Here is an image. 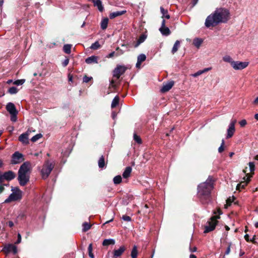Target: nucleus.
Masks as SVG:
<instances>
[{
	"label": "nucleus",
	"instance_id": "a19ab883",
	"mask_svg": "<svg viewBox=\"0 0 258 258\" xmlns=\"http://www.w3.org/2000/svg\"><path fill=\"white\" fill-rule=\"evenodd\" d=\"M223 60L229 63H230L231 64H232V62L233 61L232 60V58L229 55H225L223 57Z\"/></svg>",
	"mask_w": 258,
	"mask_h": 258
},
{
	"label": "nucleus",
	"instance_id": "680f3d73",
	"mask_svg": "<svg viewBox=\"0 0 258 258\" xmlns=\"http://www.w3.org/2000/svg\"><path fill=\"white\" fill-rule=\"evenodd\" d=\"M115 54H116L115 52L114 51H112L108 54V55L107 56V57H108V58L112 57L114 56V55Z\"/></svg>",
	"mask_w": 258,
	"mask_h": 258
},
{
	"label": "nucleus",
	"instance_id": "5701e85b",
	"mask_svg": "<svg viewBox=\"0 0 258 258\" xmlns=\"http://www.w3.org/2000/svg\"><path fill=\"white\" fill-rule=\"evenodd\" d=\"M233 68L236 70L242 69V61H233L231 64Z\"/></svg>",
	"mask_w": 258,
	"mask_h": 258
},
{
	"label": "nucleus",
	"instance_id": "e2e57ef3",
	"mask_svg": "<svg viewBox=\"0 0 258 258\" xmlns=\"http://www.w3.org/2000/svg\"><path fill=\"white\" fill-rule=\"evenodd\" d=\"M249 64V62L248 61H245L243 62V69L245 68Z\"/></svg>",
	"mask_w": 258,
	"mask_h": 258
},
{
	"label": "nucleus",
	"instance_id": "c03bdc74",
	"mask_svg": "<svg viewBox=\"0 0 258 258\" xmlns=\"http://www.w3.org/2000/svg\"><path fill=\"white\" fill-rule=\"evenodd\" d=\"M17 114L18 113H14L10 114L11 115V120L13 122H16L17 120Z\"/></svg>",
	"mask_w": 258,
	"mask_h": 258
},
{
	"label": "nucleus",
	"instance_id": "ddd939ff",
	"mask_svg": "<svg viewBox=\"0 0 258 258\" xmlns=\"http://www.w3.org/2000/svg\"><path fill=\"white\" fill-rule=\"evenodd\" d=\"M16 174L11 170L5 172L3 173V177L5 178V180L7 181H10L14 179L16 177Z\"/></svg>",
	"mask_w": 258,
	"mask_h": 258
},
{
	"label": "nucleus",
	"instance_id": "de8ad7c7",
	"mask_svg": "<svg viewBox=\"0 0 258 258\" xmlns=\"http://www.w3.org/2000/svg\"><path fill=\"white\" fill-rule=\"evenodd\" d=\"M224 144H225L224 140L223 139L222 140V143H221V146L218 148V152L219 153H221L224 151Z\"/></svg>",
	"mask_w": 258,
	"mask_h": 258
},
{
	"label": "nucleus",
	"instance_id": "bb28decb",
	"mask_svg": "<svg viewBox=\"0 0 258 258\" xmlns=\"http://www.w3.org/2000/svg\"><path fill=\"white\" fill-rule=\"evenodd\" d=\"M108 23V19L107 18H103L101 22V28L102 30H105L107 28Z\"/></svg>",
	"mask_w": 258,
	"mask_h": 258
},
{
	"label": "nucleus",
	"instance_id": "a878e982",
	"mask_svg": "<svg viewBox=\"0 0 258 258\" xmlns=\"http://www.w3.org/2000/svg\"><path fill=\"white\" fill-rule=\"evenodd\" d=\"M147 36L145 34H142L138 39L136 44L135 45V47H138L140 44L143 43L146 39Z\"/></svg>",
	"mask_w": 258,
	"mask_h": 258
},
{
	"label": "nucleus",
	"instance_id": "13d9d810",
	"mask_svg": "<svg viewBox=\"0 0 258 258\" xmlns=\"http://www.w3.org/2000/svg\"><path fill=\"white\" fill-rule=\"evenodd\" d=\"M4 180H5V178L3 177V174H2V172L0 171V183H4Z\"/></svg>",
	"mask_w": 258,
	"mask_h": 258
},
{
	"label": "nucleus",
	"instance_id": "37998d69",
	"mask_svg": "<svg viewBox=\"0 0 258 258\" xmlns=\"http://www.w3.org/2000/svg\"><path fill=\"white\" fill-rule=\"evenodd\" d=\"M134 139L137 143H138V144L142 143V139L139 136H138L136 134H134Z\"/></svg>",
	"mask_w": 258,
	"mask_h": 258
},
{
	"label": "nucleus",
	"instance_id": "473e14b6",
	"mask_svg": "<svg viewBox=\"0 0 258 258\" xmlns=\"http://www.w3.org/2000/svg\"><path fill=\"white\" fill-rule=\"evenodd\" d=\"M71 47H72L71 44H65L63 45V50L66 53L70 54L71 51Z\"/></svg>",
	"mask_w": 258,
	"mask_h": 258
},
{
	"label": "nucleus",
	"instance_id": "4c0bfd02",
	"mask_svg": "<svg viewBox=\"0 0 258 258\" xmlns=\"http://www.w3.org/2000/svg\"><path fill=\"white\" fill-rule=\"evenodd\" d=\"M100 47V45L99 44L98 41H96L93 44H92L90 46V48L93 50H96L99 48Z\"/></svg>",
	"mask_w": 258,
	"mask_h": 258
},
{
	"label": "nucleus",
	"instance_id": "a211bd4d",
	"mask_svg": "<svg viewBox=\"0 0 258 258\" xmlns=\"http://www.w3.org/2000/svg\"><path fill=\"white\" fill-rule=\"evenodd\" d=\"M126 12V10H122L120 11H116L111 13L109 14V18L111 19H114L115 17L122 15Z\"/></svg>",
	"mask_w": 258,
	"mask_h": 258
},
{
	"label": "nucleus",
	"instance_id": "dca6fc26",
	"mask_svg": "<svg viewBox=\"0 0 258 258\" xmlns=\"http://www.w3.org/2000/svg\"><path fill=\"white\" fill-rule=\"evenodd\" d=\"M126 248L124 246H121L118 249H114L113 250V255L114 256L117 257L121 256L122 254L125 250Z\"/></svg>",
	"mask_w": 258,
	"mask_h": 258
},
{
	"label": "nucleus",
	"instance_id": "c756f323",
	"mask_svg": "<svg viewBox=\"0 0 258 258\" xmlns=\"http://www.w3.org/2000/svg\"><path fill=\"white\" fill-rule=\"evenodd\" d=\"M210 70H211V68H205V69H204L203 70H200V71H198L196 73L192 74V76L194 77H197L198 76L202 75V74H203V73H204L205 72H207L209 71Z\"/></svg>",
	"mask_w": 258,
	"mask_h": 258
},
{
	"label": "nucleus",
	"instance_id": "79ce46f5",
	"mask_svg": "<svg viewBox=\"0 0 258 258\" xmlns=\"http://www.w3.org/2000/svg\"><path fill=\"white\" fill-rule=\"evenodd\" d=\"M41 137H42V135L41 134H38L35 135L34 136H33L31 138V141L32 142H35L36 141H37L38 139H39Z\"/></svg>",
	"mask_w": 258,
	"mask_h": 258
},
{
	"label": "nucleus",
	"instance_id": "f8f14e48",
	"mask_svg": "<svg viewBox=\"0 0 258 258\" xmlns=\"http://www.w3.org/2000/svg\"><path fill=\"white\" fill-rule=\"evenodd\" d=\"M235 121L234 120H232L229 125L226 137L227 139L232 137L234 134L235 132Z\"/></svg>",
	"mask_w": 258,
	"mask_h": 258
},
{
	"label": "nucleus",
	"instance_id": "ea45409f",
	"mask_svg": "<svg viewBox=\"0 0 258 258\" xmlns=\"http://www.w3.org/2000/svg\"><path fill=\"white\" fill-rule=\"evenodd\" d=\"M8 92L11 94H15L18 92V89L16 87H12L9 88Z\"/></svg>",
	"mask_w": 258,
	"mask_h": 258
},
{
	"label": "nucleus",
	"instance_id": "69168bd1",
	"mask_svg": "<svg viewBox=\"0 0 258 258\" xmlns=\"http://www.w3.org/2000/svg\"><path fill=\"white\" fill-rule=\"evenodd\" d=\"M189 250H190V252H195L197 250V247H194L193 248L190 247Z\"/></svg>",
	"mask_w": 258,
	"mask_h": 258
},
{
	"label": "nucleus",
	"instance_id": "09e8293b",
	"mask_svg": "<svg viewBox=\"0 0 258 258\" xmlns=\"http://www.w3.org/2000/svg\"><path fill=\"white\" fill-rule=\"evenodd\" d=\"M121 219L123 220H124L125 221H127V222L131 221L132 220L130 216H128L127 215H123L121 217Z\"/></svg>",
	"mask_w": 258,
	"mask_h": 258
},
{
	"label": "nucleus",
	"instance_id": "39448f33",
	"mask_svg": "<svg viewBox=\"0 0 258 258\" xmlns=\"http://www.w3.org/2000/svg\"><path fill=\"white\" fill-rule=\"evenodd\" d=\"M219 215L212 217L207 222V224L205 226L204 233H207L213 230L215 228L217 224V219L220 218V215L222 214V212L219 210L218 211Z\"/></svg>",
	"mask_w": 258,
	"mask_h": 258
},
{
	"label": "nucleus",
	"instance_id": "f03ea898",
	"mask_svg": "<svg viewBox=\"0 0 258 258\" xmlns=\"http://www.w3.org/2000/svg\"><path fill=\"white\" fill-rule=\"evenodd\" d=\"M229 12L225 9H217L213 13L209 15L205 25L207 28L214 27L220 23H226L228 21Z\"/></svg>",
	"mask_w": 258,
	"mask_h": 258
},
{
	"label": "nucleus",
	"instance_id": "4468645a",
	"mask_svg": "<svg viewBox=\"0 0 258 258\" xmlns=\"http://www.w3.org/2000/svg\"><path fill=\"white\" fill-rule=\"evenodd\" d=\"M174 82L173 81H169L166 84H163L162 87L160 89L161 92L165 93L169 91L173 86Z\"/></svg>",
	"mask_w": 258,
	"mask_h": 258
},
{
	"label": "nucleus",
	"instance_id": "6ab92c4d",
	"mask_svg": "<svg viewBox=\"0 0 258 258\" xmlns=\"http://www.w3.org/2000/svg\"><path fill=\"white\" fill-rule=\"evenodd\" d=\"M232 203L234 205H236L237 204V201L236 200V198L234 196L230 197L226 200V204L225 205V208H227L228 206H230Z\"/></svg>",
	"mask_w": 258,
	"mask_h": 258
},
{
	"label": "nucleus",
	"instance_id": "774afa93",
	"mask_svg": "<svg viewBox=\"0 0 258 258\" xmlns=\"http://www.w3.org/2000/svg\"><path fill=\"white\" fill-rule=\"evenodd\" d=\"M189 258H197V257L195 254H191L189 256Z\"/></svg>",
	"mask_w": 258,
	"mask_h": 258
},
{
	"label": "nucleus",
	"instance_id": "c9c22d12",
	"mask_svg": "<svg viewBox=\"0 0 258 258\" xmlns=\"http://www.w3.org/2000/svg\"><path fill=\"white\" fill-rule=\"evenodd\" d=\"M146 59V56L145 54L142 53L138 55L137 58V60L138 61H140L141 62H143Z\"/></svg>",
	"mask_w": 258,
	"mask_h": 258
},
{
	"label": "nucleus",
	"instance_id": "f257e3e1",
	"mask_svg": "<svg viewBox=\"0 0 258 258\" xmlns=\"http://www.w3.org/2000/svg\"><path fill=\"white\" fill-rule=\"evenodd\" d=\"M214 180L209 176L205 182L198 186L197 196L203 205H207L211 202V191L213 189Z\"/></svg>",
	"mask_w": 258,
	"mask_h": 258
},
{
	"label": "nucleus",
	"instance_id": "4d7b16f0",
	"mask_svg": "<svg viewBox=\"0 0 258 258\" xmlns=\"http://www.w3.org/2000/svg\"><path fill=\"white\" fill-rule=\"evenodd\" d=\"M230 251V245L229 244L226 248V250L225 252V254H228Z\"/></svg>",
	"mask_w": 258,
	"mask_h": 258
},
{
	"label": "nucleus",
	"instance_id": "9d476101",
	"mask_svg": "<svg viewBox=\"0 0 258 258\" xmlns=\"http://www.w3.org/2000/svg\"><path fill=\"white\" fill-rule=\"evenodd\" d=\"M126 71V68L122 66H117L113 70V76L119 79L121 75H122Z\"/></svg>",
	"mask_w": 258,
	"mask_h": 258
},
{
	"label": "nucleus",
	"instance_id": "72a5a7b5",
	"mask_svg": "<svg viewBox=\"0 0 258 258\" xmlns=\"http://www.w3.org/2000/svg\"><path fill=\"white\" fill-rule=\"evenodd\" d=\"M138 255V250L137 246L134 245L131 251V257L132 258H137Z\"/></svg>",
	"mask_w": 258,
	"mask_h": 258
},
{
	"label": "nucleus",
	"instance_id": "49530a36",
	"mask_svg": "<svg viewBox=\"0 0 258 258\" xmlns=\"http://www.w3.org/2000/svg\"><path fill=\"white\" fill-rule=\"evenodd\" d=\"M25 82V79L17 80L14 82V84L16 85H22Z\"/></svg>",
	"mask_w": 258,
	"mask_h": 258
},
{
	"label": "nucleus",
	"instance_id": "58836bf2",
	"mask_svg": "<svg viewBox=\"0 0 258 258\" xmlns=\"http://www.w3.org/2000/svg\"><path fill=\"white\" fill-rule=\"evenodd\" d=\"M88 249V253H89V256L91 258H94V255L93 253H92V243H90L89 245Z\"/></svg>",
	"mask_w": 258,
	"mask_h": 258
},
{
	"label": "nucleus",
	"instance_id": "8fccbe9b",
	"mask_svg": "<svg viewBox=\"0 0 258 258\" xmlns=\"http://www.w3.org/2000/svg\"><path fill=\"white\" fill-rule=\"evenodd\" d=\"M92 79V77H87V76H85L83 79V82L85 83H88Z\"/></svg>",
	"mask_w": 258,
	"mask_h": 258
},
{
	"label": "nucleus",
	"instance_id": "6e6d98bb",
	"mask_svg": "<svg viewBox=\"0 0 258 258\" xmlns=\"http://www.w3.org/2000/svg\"><path fill=\"white\" fill-rule=\"evenodd\" d=\"M25 217L26 215L24 213H21L18 216V218H20L21 219H23Z\"/></svg>",
	"mask_w": 258,
	"mask_h": 258
},
{
	"label": "nucleus",
	"instance_id": "2f4dec72",
	"mask_svg": "<svg viewBox=\"0 0 258 258\" xmlns=\"http://www.w3.org/2000/svg\"><path fill=\"white\" fill-rule=\"evenodd\" d=\"M119 98L118 96H116L113 99L111 103V108L115 107L119 103Z\"/></svg>",
	"mask_w": 258,
	"mask_h": 258
},
{
	"label": "nucleus",
	"instance_id": "052dcab7",
	"mask_svg": "<svg viewBox=\"0 0 258 258\" xmlns=\"http://www.w3.org/2000/svg\"><path fill=\"white\" fill-rule=\"evenodd\" d=\"M116 113L115 111H113L111 114L112 118L114 120L116 117Z\"/></svg>",
	"mask_w": 258,
	"mask_h": 258
},
{
	"label": "nucleus",
	"instance_id": "a18cd8bd",
	"mask_svg": "<svg viewBox=\"0 0 258 258\" xmlns=\"http://www.w3.org/2000/svg\"><path fill=\"white\" fill-rule=\"evenodd\" d=\"M9 185V183H0V194L4 190L5 186H8Z\"/></svg>",
	"mask_w": 258,
	"mask_h": 258
},
{
	"label": "nucleus",
	"instance_id": "393cba45",
	"mask_svg": "<svg viewBox=\"0 0 258 258\" xmlns=\"http://www.w3.org/2000/svg\"><path fill=\"white\" fill-rule=\"evenodd\" d=\"M160 11L162 15V18L163 19L164 18L169 19L170 18V15L168 14V11L167 10H165L162 7H160Z\"/></svg>",
	"mask_w": 258,
	"mask_h": 258
},
{
	"label": "nucleus",
	"instance_id": "b1692460",
	"mask_svg": "<svg viewBox=\"0 0 258 258\" xmlns=\"http://www.w3.org/2000/svg\"><path fill=\"white\" fill-rule=\"evenodd\" d=\"M115 243V241L114 239H105L103 240L102 242V245L103 246H108L109 245H114Z\"/></svg>",
	"mask_w": 258,
	"mask_h": 258
},
{
	"label": "nucleus",
	"instance_id": "cd10ccee",
	"mask_svg": "<svg viewBox=\"0 0 258 258\" xmlns=\"http://www.w3.org/2000/svg\"><path fill=\"white\" fill-rule=\"evenodd\" d=\"M203 42V40L202 39L200 38H196L193 40V44L196 47L199 48Z\"/></svg>",
	"mask_w": 258,
	"mask_h": 258
},
{
	"label": "nucleus",
	"instance_id": "0eeeda50",
	"mask_svg": "<svg viewBox=\"0 0 258 258\" xmlns=\"http://www.w3.org/2000/svg\"><path fill=\"white\" fill-rule=\"evenodd\" d=\"M248 164L250 174L247 173L245 176L243 177V188L250 180V178L252 177L255 170V165L253 162H250Z\"/></svg>",
	"mask_w": 258,
	"mask_h": 258
},
{
	"label": "nucleus",
	"instance_id": "864d4df0",
	"mask_svg": "<svg viewBox=\"0 0 258 258\" xmlns=\"http://www.w3.org/2000/svg\"><path fill=\"white\" fill-rule=\"evenodd\" d=\"M69 62V59L68 58H66L62 63V66L63 67H66Z\"/></svg>",
	"mask_w": 258,
	"mask_h": 258
},
{
	"label": "nucleus",
	"instance_id": "4be33fe9",
	"mask_svg": "<svg viewBox=\"0 0 258 258\" xmlns=\"http://www.w3.org/2000/svg\"><path fill=\"white\" fill-rule=\"evenodd\" d=\"M85 62L88 64L97 63V57L95 55H92L87 57L85 59Z\"/></svg>",
	"mask_w": 258,
	"mask_h": 258
},
{
	"label": "nucleus",
	"instance_id": "7ed1b4c3",
	"mask_svg": "<svg viewBox=\"0 0 258 258\" xmlns=\"http://www.w3.org/2000/svg\"><path fill=\"white\" fill-rule=\"evenodd\" d=\"M30 163L25 162L20 166L18 171V180L21 186H25L30 179Z\"/></svg>",
	"mask_w": 258,
	"mask_h": 258
},
{
	"label": "nucleus",
	"instance_id": "c85d7f7f",
	"mask_svg": "<svg viewBox=\"0 0 258 258\" xmlns=\"http://www.w3.org/2000/svg\"><path fill=\"white\" fill-rule=\"evenodd\" d=\"M98 166L100 168H103L105 166V159L104 157L102 155L99 158L98 162Z\"/></svg>",
	"mask_w": 258,
	"mask_h": 258
},
{
	"label": "nucleus",
	"instance_id": "603ef678",
	"mask_svg": "<svg viewBox=\"0 0 258 258\" xmlns=\"http://www.w3.org/2000/svg\"><path fill=\"white\" fill-rule=\"evenodd\" d=\"M254 237L255 236H253L252 238V239H249V236L248 234H245L244 236L245 239L247 241H253V240H254Z\"/></svg>",
	"mask_w": 258,
	"mask_h": 258
},
{
	"label": "nucleus",
	"instance_id": "f3484780",
	"mask_svg": "<svg viewBox=\"0 0 258 258\" xmlns=\"http://www.w3.org/2000/svg\"><path fill=\"white\" fill-rule=\"evenodd\" d=\"M28 135L27 132L21 134L19 137V140L23 144H28L29 143Z\"/></svg>",
	"mask_w": 258,
	"mask_h": 258
},
{
	"label": "nucleus",
	"instance_id": "412c9836",
	"mask_svg": "<svg viewBox=\"0 0 258 258\" xmlns=\"http://www.w3.org/2000/svg\"><path fill=\"white\" fill-rule=\"evenodd\" d=\"M94 6L97 7L100 12H103L104 7L102 6V2L100 0H94L93 2Z\"/></svg>",
	"mask_w": 258,
	"mask_h": 258
},
{
	"label": "nucleus",
	"instance_id": "423d86ee",
	"mask_svg": "<svg viewBox=\"0 0 258 258\" xmlns=\"http://www.w3.org/2000/svg\"><path fill=\"white\" fill-rule=\"evenodd\" d=\"M11 190L13 191L9 197L5 200L4 203H8L12 201H16L20 200L22 198V192L20 189L17 187H12Z\"/></svg>",
	"mask_w": 258,
	"mask_h": 258
},
{
	"label": "nucleus",
	"instance_id": "2eb2a0df",
	"mask_svg": "<svg viewBox=\"0 0 258 258\" xmlns=\"http://www.w3.org/2000/svg\"><path fill=\"white\" fill-rule=\"evenodd\" d=\"M6 109L10 114L18 113V111L17 110L14 104L12 102H9L7 104L6 106Z\"/></svg>",
	"mask_w": 258,
	"mask_h": 258
},
{
	"label": "nucleus",
	"instance_id": "9b49d317",
	"mask_svg": "<svg viewBox=\"0 0 258 258\" xmlns=\"http://www.w3.org/2000/svg\"><path fill=\"white\" fill-rule=\"evenodd\" d=\"M161 33L164 36H168L170 34L171 32L168 27L165 26V20L163 19L162 21L161 26L159 28Z\"/></svg>",
	"mask_w": 258,
	"mask_h": 258
},
{
	"label": "nucleus",
	"instance_id": "bf43d9fd",
	"mask_svg": "<svg viewBox=\"0 0 258 258\" xmlns=\"http://www.w3.org/2000/svg\"><path fill=\"white\" fill-rule=\"evenodd\" d=\"M7 225L10 227H12L14 226V223L13 221H8L7 223Z\"/></svg>",
	"mask_w": 258,
	"mask_h": 258
},
{
	"label": "nucleus",
	"instance_id": "e433bc0d",
	"mask_svg": "<svg viewBox=\"0 0 258 258\" xmlns=\"http://www.w3.org/2000/svg\"><path fill=\"white\" fill-rule=\"evenodd\" d=\"M91 228V225L87 222H84L83 224V231L84 232H86L88 230H89Z\"/></svg>",
	"mask_w": 258,
	"mask_h": 258
},
{
	"label": "nucleus",
	"instance_id": "aec40b11",
	"mask_svg": "<svg viewBox=\"0 0 258 258\" xmlns=\"http://www.w3.org/2000/svg\"><path fill=\"white\" fill-rule=\"evenodd\" d=\"M132 168L131 166H127L125 168L122 173V176L124 178H127L130 176Z\"/></svg>",
	"mask_w": 258,
	"mask_h": 258
},
{
	"label": "nucleus",
	"instance_id": "5fc2aeb1",
	"mask_svg": "<svg viewBox=\"0 0 258 258\" xmlns=\"http://www.w3.org/2000/svg\"><path fill=\"white\" fill-rule=\"evenodd\" d=\"M21 242V235L20 233H18V238H17L16 242H15V244H18L20 243Z\"/></svg>",
	"mask_w": 258,
	"mask_h": 258
},
{
	"label": "nucleus",
	"instance_id": "1a4fd4ad",
	"mask_svg": "<svg viewBox=\"0 0 258 258\" xmlns=\"http://www.w3.org/2000/svg\"><path fill=\"white\" fill-rule=\"evenodd\" d=\"M2 251L6 253H9L12 252L14 254H16L17 252V248L15 245L9 243L4 245Z\"/></svg>",
	"mask_w": 258,
	"mask_h": 258
},
{
	"label": "nucleus",
	"instance_id": "3c124183",
	"mask_svg": "<svg viewBox=\"0 0 258 258\" xmlns=\"http://www.w3.org/2000/svg\"><path fill=\"white\" fill-rule=\"evenodd\" d=\"M116 50L117 51V52L115 54L116 56H119L120 55L124 53V51L121 49H119V47H117L116 48Z\"/></svg>",
	"mask_w": 258,
	"mask_h": 258
},
{
	"label": "nucleus",
	"instance_id": "f704fd0d",
	"mask_svg": "<svg viewBox=\"0 0 258 258\" xmlns=\"http://www.w3.org/2000/svg\"><path fill=\"white\" fill-rule=\"evenodd\" d=\"M113 183L115 184H118L122 181V178L120 175H117L113 178Z\"/></svg>",
	"mask_w": 258,
	"mask_h": 258
},
{
	"label": "nucleus",
	"instance_id": "6e6552de",
	"mask_svg": "<svg viewBox=\"0 0 258 258\" xmlns=\"http://www.w3.org/2000/svg\"><path fill=\"white\" fill-rule=\"evenodd\" d=\"M24 160L23 155L18 151L15 152L12 156L11 163L12 164H19Z\"/></svg>",
	"mask_w": 258,
	"mask_h": 258
},
{
	"label": "nucleus",
	"instance_id": "338daca9",
	"mask_svg": "<svg viewBox=\"0 0 258 258\" xmlns=\"http://www.w3.org/2000/svg\"><path fill=\"white\" fill-rule=\"evenodd\" d=\"M68 78H69V82H72L73 81V76L72 75L69 74V76H68Z\"/></svg>",
	"mask_w": 258,
	"mask_h": 258
},
{
	"label": "nucleus",
	"instance_id": "20e7f679",
	"mask_svg": "<svg viewBox=\"0 0 258 258\" xmlns=\"http://www.w3.org/2000/svg\"><path fill=\"white\" fill-rule=\"evenodd\" d=\"M54 165V162L51 161L49 160H47L44 162L41 170V174L43 179H45L49 176Z\"/></svg>",
	"mask_w": 258,
	"mask_h": 258
},
{
	"label": "nucleus",
	"instance_id": "7c9ffc66",
	"mask_svg": "<svg viewBox=\"0 0 258 258\" xmlns=\"http://www.w3.org/2000/svg\"><path fill=\"white\" fill-rule=\"evenodd\" d=\"M180 45V41L179 40H176L174 44V45L172 47L171 52L172 54H174L178 49V47H179Z\"/></svg>",
	"mask_w": 258,
	"mask_h": 258
},
{
	"label": "nucleus",
	"instance_id": "0e129e2a",
	"mask_svg": "<svg viewBox=\"0 0 258 258\" xmlns=\"http://www.w3.org/2000/svg\"><path fill=\"white\" fill-rule=\"evenodd\" d=\"M141 63H142V62H140V61H138L137 60V62L136 64V67L137 68H140V66H141Z\"/></svg>",
	"mask_w": 258,
	"mask_h": 258
}]
</instances>
